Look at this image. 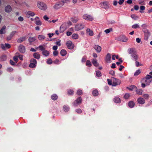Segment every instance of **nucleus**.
<instances>
[{"label": "nucleus", "instance_id": "f257e3e1", "mask_svg": "<svg viewBox=\"0 0 152 152\" xmlns=\"http://www.w3.org/2000/svg\"><path fill=\"white\" fill-rule=\"evenodd\" d=\"M107 80L108 83L109 85L116 86L119 85L120 84V81L119 80L114 77H112L111 80L108 79Z\"/></svg>", "mask_w": 152, "mask_h": 152}, {"label": "nucleus", "instance_id": "f03ea898", "mask_svg": "<svg viewBox=\"0 0 152 152\" xmlns=\"http://www.w3.org/2000/svg\"><path fill=\"white\" fill-rule=\"evenodd\" d=\"M66 45L67 48L70 49H73L75 47L74 44L71 41H67L66 42Z\"/></svg>", "mask_w": 152, "mask_h": 152}, {"label": "nucleus", "instance_id": "7ed1b4c3", "mask_svg": "<svg viewBox=\"0 0 152 152\" xmlns=\"http://www.w3.org/2000/svg\"><path fill=\"white\" fill-rule=\"evenodd\" d=\"M30 63L29 65V66L32 68H33L36 66V64L37 63V61L34 58H31L30 61Z\"/></svg>", "mask_w": 152, "mask_h": 152}, {"label": "nucleus", "instance_id": "20e7f679", "mask_svg": "<svg viewBox=\"0 0 152 152\" xmlns=\"http://www.w3.org/2000/svg\"><path fill=\"white\" fill-rule=\"evenodd\" d=\"M38 6L39 9L42 10H45L47 8L46 4L42 2L38 3Z\"/></svg>", "mask_w": 152, "mask_h": 152}, {"label": "nucleus", "instance_id": "39448f33", "mask_svg": "<svg viewBox=\"0 0 152 152\" xmlns=\"http://www.w3.org/2000/svg\"><path fill=\"white\" fill-rule=\"evenodd\" d=\"M0 46L1 48L4 50L9 49L11 48V45L8 44H1Z\"/></svg>", "mask_w": 152, "mask_h": 152}, {"label": "nucleus", "instance_id": "423d86ee", "mask_svg": "<svg viewBox=\"0 0 152 152\" xmlns=\"http://www.w3.org/2000/svg\"><path fill=\"white\" fill-rule=\"evenodd\" d=\"M18 50L19 51L22 53H24L25 51V48L23 45H20L18 48Z\"/></svg>", "mask_w": 152, "mask_h": 152}, {"label": "nucleus", "instance_id": "0eeeda50", "mask_svg": "<svg viewBox=\"0 0 152 152\" xmlns=\"http://www.w3.org/2000/svg\"><path fill=\"white\" fill-rule=\"evenodd\" d=\"M137 102L139 104H144L145 102V101L144 99L142 97H139L137 99Z\"/></svg>", "mask_w": 152, "mask_h": 152}, {"label": "nucleus", "instance_id": "6e6552de", "mask_svg": "<svg viewBox=\"0 0 152 152\" xmlns=\"http://www.w3.org/2000/svg\"><path fill=\"white\" fill-rule=\"evenodd\" d=\"M84 26L81 24H77L75 26V29L77 31H79L82 29Z\"/></svg>", "mask_w": 152, "mask_h": 152}, {"label": "nucleus", "instance_id": "1a4fd4ad", "mask_svg": "<svg viewBox=\"0 0 152 152\" xmlns=\"http://www.w3.org/2000/svg\"><path fill=\"white\" fill-rule=\"evenodd\" d=\"M82 99L80 97H78L75 100L74 102V104L76 105L78 104L81 103L82 102Z\"/></svg>", "mask_w": 152, "mask_h": 152}, {"label": "nucleus", "instance_id": "9d476101", "mask_svg": "<svg viewBox=\"0 0 152 152\" xmlns=\"http://www.w3.org/2000/svg\"><path fill=\"white\" fill-rule=\"evenodd\" d=\"M33 57L37 59H39L40 57V54L38 52H35L33 54Z\"/></svg>", "mask_w": 152, "mask_h": 152}, {"label": "nucleus", "instance_id": "9b49d317", "mask_svg": "<svg viewBox=\"0 0 152 152\" xmlns=\"http://www.w3.org/2000/svg\"><path fill=\"white\" fill-rule=\"evenodd\" d=\"M12 8L10 5H7L5 8V11L6 12H9L11 11Z\"/></svg>", "mask_w": 152, "mask_h": 152}, {"label": "nucleus", "instance_id": "f8f14e48", "mask_svg": "<svg viewBox=\"0 0 152 152\" xmlns=\"http://www.w3.org/2000/svg\"><path fill=\"white\" fill-rule=\"evenodd\" d=\"M119 40L120 41L125 42L127 40V39L124 35H121L119 37Z\"/></svg>", "mask_w": 152, "mask_h": 152}, {"label": "nucleus", "instance_id": "ddd939ff", "mask_svg": "<svg viewBox=\"0 0 152 152\" xmlns=\"http://www.w3.org/2000/svg\"><path fill=\"white\" fill-rule=\"evenodd\" d=\"M93 64L96 67H99V64L98 63L97 60L95 59H93L92 61Z\"/></svg>", "mask_w": 152, "mask_h": 152}, {"label": "nucleus", "instance_id": "4468645a", "mask_svg": "<svg viewBox=\"0 0 152 152\" xmlns=\"http://www.w3.org/2000/svg\"><path fill=\"white\" fill-rule=\"evenodd\" d=\"M26 39V37H23L19 38L17 40V42L18 43H21L25 41Z\"/></svg>", "mask_w": 152, "mask_h": 152}, {"label": "nucleus", "instance_id": "2eb2a0df", "mask_svg": "<svg viewBox=\"0 0 152 152\" xmlns=\"http://www.w3.org/2000/svg\"><path fill=\"white\" fill-rule=\"evenodd\" d=\"M111 58V55L110 53H108L106 56L105 58V60L107 62H108V61L110 60Z\"/></svg>", "mask_w": 152, "mask_h": 152}, {"label": "nucleus", "instance_id": "dca6fc26", "mask_svg": "<svg viewBox=\"0 0 152 152\" xmlns=\"http://www.w3.org/2000/svg\"><path fill=\"white\" fill-rule=\"evenodd\" d=\"M83 18L85 19L88 20H93L91 16L88 15H85L84 16Z\"/></svg>", "mask_w": 152, "mask_h": 152}, {"label": "nucleus", "instance_id": "f3484780", "mask_svg": "<svg viewBox=\"0 0 152 152\" xmlns=\"http://www.w3.org/2000/svg\"><path fill=\"white\" fill-rule=\"evenodd\" d=\"M94 48L98 52H99L101 50V48L98 45H95Z\"/></svg>", "mask_w": 152, "mask_h": 152}, {"label": "nucleus", "instance_id": "a211bd4d", "mask_svg": "<svg viewBox=\"0 0 152 152\" xmlns=\"http://www.w3.org/2000/svg\"><path fill=\"white\" fill-rule=\"evenodd\" d=\"M42 53L43 55L45 56H48L50 54L49 51L46 50H43Z\"/></svg>", "mask_w": 152, "mask_h": 152}, {"label": "nucleus", "instance_id": "6ab92c4d", "mask_svg": "<svg viewBox=\"0 0 152 152\" xmlns=\"http://www.w3.org/2000/svg\"><path fill=\"white\" fill-rule=\"evenodd\" d=\"M101 7L103 8H106L108 6L106 2H103L101 3Z\"/></svg>", "mask_w": 152, "mask_h": 152}, {"label": "nucleus", "instance_id": "aec40b11", "mask_svg": "<svg viewBox=\"0 0 152 152\" xmlns=\"http://www.w3.org/2000/svg\"><path fill=\"white\" fill-rule=\"evenodd\" d=\"M60 54L62 56H64L66 54L67 52L66 50L62 49L61 51Z\"/></svg>", "mask_w": 152, "mask_h": 152}, {"label": "nucleus", "instance_id": "412c9836", "mask_svg": "<svg viewBox=\"0 0 152 152\" xmlns=\"http://www.w3.org/2000/svg\"><path fill=\"white\" fill-rule=\"evenodd\" d=\"M136 88V87L134 85H131L129 87H126V88L130 91H132L134 89Z\"/></svg>", "mask_w": 152, "mask_h": 152}, {"label": "nucleus", "instance_id": "4be33fe9", "mask_svg": "<svg viewBox=\"0 0 152 152\" xmlns=\"http://www.w3.org/2000/svg\"><path fill=\"white\" fill-rule=\"evenodd\" d=\"M134 102L132 101H130L128 103L129 106L130 107H133L134 106Z\"/></svg>", "mask_w": 152, "mask_h": 152}, {"label": "nucleus", "instance_id": "5701e85b", "mask_svg": "<svg viewBox=\"0 0 152 152\" xmlns=\"http://www.w3.org/2000/svg\"><path fill=\"white\" fill-rule=\"evenodd\" d=\"M71 20L73 22L76 23L78 21V19L76 17H73L71 18Z\"/></svg>", "mask_w": 152, "mask_h": 152}, {"label": "nucleus", "instance_id": "b1692460", "mask_svg": "<svg viewBox=\"0 0 152 152\" xmlns=\"http://www.w3.org/2000/svg\"><path fill=\"white\" fill-rule=\"evenodd\" d=\"M147 80L148 79H146V78L145 77L142 79L141 81L142 83H145L147 85H149L150 83V82L149 81L148 82Z\"/></svg>", "mask_w": 152, "mask_h": 152}, {"label": "nucleus", "instance_id": "393cba45", "mask_svg": "<svg viewBox=\"0 0 152 152\" xmlns=\"http://www.w3.org/2000/svg\"><path fill=\"white\" fill-rule=\"evenodd\" d=\"M6 28V26H4L0 31V34H2L5 33V30Z\"/></svg>", "mask_w": 152, "mask_h": 152}, {"label": "nucleus", "instance_id": "a878e982", "mask_svg": "<svg viewBox=\"0 0 152 152\" xmlns=\"http://www.w3.org/2000/svg\"><path fill=\"white\" fill-rule=\"evenodd\" d=\"M72 38L74 39H77L79 37V36L77 34H74L72 35Z\"/></svg>", "mask_w": 152, "mask_h": 152}, {"label": "nucleus", "instance_id": "bb28decb", "mask_svg": "<svg viewBox=\"0 0 152 152\" xmlns=\"http://www.w3.org/2000/svg\"><path fill=\"white\" fill-rule=\"evenodd\" d=\"M86 31L90 35L92 36L93 35V32L89 28H87V29Z\"/></svg>", "mask_w": 152, "mask_h": 152}, {"label": "nucleus", "instance_id": "cd10ccee", "mask_svg": "<svg viewBox=\"0 0 152 152\" xmlns=\"http://www.w3.org/2000/svg\"><path fill=\"white\" fill-rule=\"evenodd\" d=\"M45 45H39L38 47H37L36 48L37 49L39 48L40 50H45Z\"/></svg>", "mask_w": 152, "mask_h": 152}, {"label": "nucleus", "instance_id": "c85d7f7f", "mask_svg": "<svg viewBox=\"0 0 152 152\" xmlns=\"http://www.w3.org/2000/svg\"><path fill=\"white\" fill-rule=\"evenodd\" d=\"M137 93L139 95H141L142 94L143 91L140 89H137L136 90Z\"/></svg>", "mask_w": 152, "mask_h": 152}, {"label": "nucleus", "instance_id": "c756f323", "mask_svg": "<svg viewBox=\"0 0 152 152\" xmlns=\"http://www.w3.org/2000/svg\"><path fill=\"white\" fill-rule=\"evenodd\" d=\"M18 56L17 55H16L14 56L13 57V59L14 61H15V63H17L18 61Z\"/></svg>", "mask_w": 152, "mask_h": 152}, {"label": "nucleus", "instance_id": "7c9ffc66", "mask_svg": "<svg viewBox=\"0 0 152 152\" xmlns=\"http://www.w3.org/2000/svg\"><path fill=\"white\" fill-rule=\"evenodd\" d=\"M114 101L116 103H119L121 102L120 99L118 97H116L114 99Z\"/></svg>", "mask_w": 152, "mask_h": 152}, {"label": "nucleus", "instance_id": "2f4dec72", "mask_svg": "<svg viewBox=\"0 0 152 152\" xmlns=\"http://www.w3.org/2000/svg\"><path fill=\"white\" fill-rule=\"evenodd\" d=\"M36 39L35 37H30L28 39L29 42L30 43H32L34 42Z\"/></svg>", "mask_w": 152, "mask_h": 152}, {"label": "nucleus", "instance_id": "473e14b6", "mask_svg": "<svg viewBox=\"0 0 152 152\" xmlns=\"http://www.w3.org/2000/svg\"><path fill=\"white\" fill-rule=\"evenodd\" d=\"M38 38L39 40H44L45 39V37L42 35H39L38 37Z\"/></svg>", "mask_w": 152, "mask_h": 152}, {"label": "nucleus", "instance_id": "72a5a7b5", "mask_svg": "<svg viewBox=\"0 0 152 152\" xmlns=\"http://www.w3.org/2000/svg\"><path fill=\"white\" fill-rule=\"evenodd\" d=\"M15 54L18 55V57L19 58L20 60L21 61H22L23 60V56L22 55H20V54L18 53H15Z\"/></svg>", "mask_w": 152, "mask_h": 152}, {"label": "nucleus", "instance_id": "f704fd0d", "mask_svg": "<svg viewBox=\"0 0 152 152\" xmlns=\"http://www.w3.org/2000/svg\"><path fill=\"white\" fill-rule=\"evenodd\" d=\"M144 99H148L149 97V96L148 94H144L143 95Z\"/></svg>", "mask_w": 152, "mask_h": 152}, {"label": "nucleus", "instance_id": "c9c22d12", "mask_svg": "<svg viewBox=\"0 0 152 152\" xmlns=\"http://www.w3.org/2000/svg\"><path fill=\"white\" fill-rule=\"evenodd\" d=\"M130 96V95L129 94L126 93L124 95V98L125 99H128L129 98Z\"/></svg>", "mask_w": 152, "mask_h": 152}, {"label": "nucleus", "instance_id": "e433bc0d", "mask_svg": "<svg viewBox=\"0 0 152 152\" xmlns=\"http://www.w3.org/2000/svg\"><path fill=\"white\" fill-rule=\"evenodd\" d=\"M53 62L52 59L50 58H49L47 59V63L49 64H52Z\"/></svg>", "mask_w": 152, "mask_h": 152}, {"label": "nucleus", "instance_id": "4c0bfd02", "mask_svg": "<svg viewBox=\"0 0 152 152\" xmlns=\"http://www.w3.org/2000/svg\"><path fill=\"white\" fill-rule=\"evenodd\" d=\"M92 94L94 96H97L98 94V91L97 90H94L93 91Z\"/></svg>", "mask_w": 152, "mask_h": 152}, {"label": "nucleus", "instance_id": "58836bf2", "mask_svg": "<svg viewBox=\"0 0 152 152\" xmlns=\"http://www.w3.org/2000/svg\"><path fill=\"white\" fill-rule=\"evenodd\" d=\"M58 96L56 94H53L51 96V98L53 100H56L57 99Z\"/></svg>", "mask_w": 152, "mask_h": 152}, {"label": "nucleus", "instance_id": "ea45409f", "mask_svg": "<svg viewBox=\"0 0 152 152\" xmlns=\"http://www.w3.org/2000/svg\"><path fill=\"white\" fill-rule=\"evenodd\" d=\"M69 108L66 106H64L63 107L64 111L65 112H67L69 110Z\"/></svg>", "mask_w": 152, "mask_h": 152}, {"label": "nucleus", "instance_id": "a19ab883", "mask_svg": "<svg viewBox=\"0 0 152 152\" xmlns=\"http://www.w3.org/2000/svg\"><path fill=\"white\" fill-rule=\"evenodd\" d=\"M77 94L78 95H81L83 94V92L82 90H78L77 92Z\"/></svg>", "mask_w": 152, "mask_h": 152}, {"label": "nucleus", "instance_id": "79ce46f5", "mask_svg": "<svg viewBox=\"0 0 152 152\" xmlns=\"http://www.w3.org/2000/svg\"><path fill=\"white\" fill-rule=\"evenodd\" d=\"M135 63L136 66L137 67H138L143 65L142 64L141 62H139L137 61H136Z\"/></svg>", "mask_w": 152, "mask_h": 152}, {"label": "nucleus", "instance_id": "37998d69", "mask_svg": "<svg viewBox=\"0 0 152 152\" xmlns=\"http://www.w3.org/2000/svg\"><path fill=\"white\" fill-rule=\"evenodd\" d=\"M113 30L112 28H110L109 29L105 30L104 32L106 33H109L110 32L112 31Z\"/></svg>", "mask_w": 152, "mask_h": 152}, {"label": "nucleus", "instance_id": "c03bdc74", "mask_svg": "<svg viewBox=\"0 0 152 152\" xmlns=\"http://www.w3.org/2000/svg\"><path fill=\"white\" fill-rule=\"evenodd\" d=\"M140 12L141 13H142L143 12L142 11H143L145 10V7L144 6H142L140 7Z\"/></svg>", "mask_w": 152, "mask_h": 152}, {"label": "nucleus", "instance_id": "a18cd8bd", "mask_svg": "<svg viewBox=\"0 0 152 152\" xmlns=\"http://www.w3.org/2000/svg\"><path fill=\"white\" fill-rule=\"evenodd\" d=\"M86 65L87 66H91V61L89 60H87L86 61Z\"/></svg>", "mask_w": 152, "mask_h": 152}, {"label": "nucleus", "instance_id": "49530a36", "mask_svg": "<svg viewBox=\"0 0 152 152\" xmlns=\"http://www.w3.org/2000/svg\"><path fill=\"white\" fill-rule=\"evenodd\" d=\"M27 14L28 15L31 16H33L35 15V14L32 12L29 11L28 12Z\"/></svg>", "mask_w": 152, "mask_h": 152}, {"label": "nucleus", "instance_id": "de8ad7c7", "mask_svg": "<svg viewBox=\"0 0 152 152\" xmlns=\"http://www.w3.org/2000/svg\"><path fill=\"white\" fill-rule=\"evenodd\" d=\"M115 58L117 59H118L119 58L118 56V55H113L112 56V58L113 60L115 59Z\"/></svg>", "mask_w": 152, "mask_h": 152}, {"label": "nucleus", "instance_id": "09e8293b", "mask_svg": "<svg viewBox=\"0 0 152 152\" xmlns=\"http://www.w3.org/2000/svg\"><path fill=\"white\" fill-rule=\"evenodd\" d=\"M96 75L98 77L101 76V72L99 71H97L96 72Z\"/></svg>", "mask_w": 152, "mask_h": 152}, {"label": "nucleus", "instance_id": "8fccbe9b", "mask_svg": "<svg viewBox=\"0 0 152 152\" xmlns=\"http://www.w3.org/2000/svg\"><path fill=\"white\" fill-rule=\"evenodd\" d=\"M68 93L69 95H72L74 93V91L72 90H69L68 91Z\"/></svg>", "mask_w": 152, "mask_h": 152}, {"label": "nucleus", "instance_id": "3c124183", "mask_svg": "<svg viewBox=\"0 0 152 152\" xmlns=\"http://www.w3.org/2000/svg\"><path fill=\"white\" fill-rule=\"evenodd\" d=\"M13 36V35L12 34H11L7 38V40H10L12 37Z\"/></svg>", "mask_w": 152, "mask_h": 152}, {"label": "nucleus", "instance_id": "603ef678", "mask_svg": "<svg viewBox=\"0 0 152 152\" xmlns=\"http://www.w3.org/2000/svg\"><path fill=\"white\" fill-rule=\"evenodd\" d=\"M69 1V0H62L61 1V2L62 3V4H64V3H66Z\"/></svg>", "mask_w": 152, "mask_h": 152}, {"label": "nucleus", "instance_id": "864d4df0", "mask_svg": "<svg viewBox=\"0 0 152 152\" xmlns=\"http://www.w3.org/2000/svg\"><path fill=\"white\" fill-rule=\"evenodd\" d=\"M56 44L58 46H60L61 45V40H58L56 42Z\"/></svg>", "mask_w": 152, "mask_h": 152}, {"label": "nucleus", "instance_id": "5fc2aeb1", "mask_svg": "<svg viewBox=\"0 0 152 152\" xmlns=\"http://www.w3.org/2000/svg\"><path fill=\"white\" fill-rule=\"evenodd\" d=\"M132 27L133 28H139V26L138 24H135L133 25Z\"/></svg>", "mask_w": 152, "mask_h": 152}, {"label": "nucleus", "instance_id": "6e6d98bb", "mask_svg": "<svg viewBox=\"0 0 152 152\" xmlns=\"http://www.w3.org/2000/svg\"><path fill=\"white\" fill-rule=\"evenodd\" d=\"M140 73V70H138L136 71L134 73L135 75H139Z\"/></svg>", "mask_w": 152, "mask_h": 152}, {"label": "nucleus", "instance_id": "4d7b16f0", "mask_svg": "<svg viewBox=\"0 0 152 152\" xmlns=\"http://www.w3.org/2000/svg\"><path fill=\"white\" fill-rule=\"evenodd\" d=\"M145 78L147 79H149L152 78V76L150 75H147L145 77Z\"/></svg>", "mask_w": 152, "mask_h": 152}, {"label": "nucleus", "instance_id": "13d9d810", "mask_svg": "<svg viewBox=\"0 0 152 152\" xmlns=\"http://www.w3.org/2000/svg\"><path fill=\"white\" fill-rule=\"evenodd\" d=\"M76 112L78 114H80L82 113V110L80 109H77L76 110Z\"/></svg>", "mask_w": 152, "mask_h": 152}, {"label": "nucleus", "instance_id": "bf43d9fd", "mask_svg": "<svg viewBox=\"0 0 152 152\" xmlns=\"http://www.w3.org/2000/svg\"><path fill=\"white\" fill-rule=\"evenodd\" d=\"M10 64L12 65H14L15 64V62H14L12 60H10Z\"/></svg>", "mask_w": 152, "mask_h": 152}, {"label": "nucleus", "instance_id": "052dcab7", "mask_svg": "<svg viewBox=\"0 0 152 152\" xmlns=\"http://www.w3.org/2000/svg\"><path fill=\"white\" fill-rule=\"evenodd\" d=\"M58 54V51L57 50L53 52V54L55 56H57Z\"/></svg>", "mask_w": 152, "mask_h": 152}, {"label": "nucleus", "instance_id": "680f3d73", "mask_svg": "<svg viewBox=\"0 0 152 152\" xmlns=\"http://www.w3.org/2000/svg\"><path fill=\"white\" fill-rule=\"evenodd\" d=\"M36 23L38 25H40L41 24V22L39 20H37L36 22Z\"/></svg>", "mask_w": 152, "mask_h": 152}, {"label": "nucleus", "instance_id": "e2e57ef3", "mask_svg": "<svg viewBox=\"0 0 152 152\" xmlns=\"http://www.w3.org/2000/svg\"><path fill=\"white\" fill-rule=\"evenodd\" d=\"M59 62V60L58 59H56L53 62L55 64H57Z\"/></svg>", "mask_w": 152, "mask_h": 152}, {"label": "nucleus", "instance_id": "0e129e2a", "mask_svg": "<svg viewBox=\"0 0 152 152\" xmlns=\"http://www.w3.org/2000/svg\"><path fill=\"white\" fill-rule=\"evenodd\" d=\"M18 19L20 21H22L23 20V18L22 17H19L18 18Z\"/></svg>", "mask_w": 152, "mask_h": 152}, {"label": "nucleus", "instance_id": "69168bd1", "mask_svg": "<svg viewBox=\"0 0 152 152\" xmlns=\"http://www.w3.org/2000/svg\"><path fill=\"white\" fill-rule=\"evenodd\" d=\"M134 8L135 10H137L139 9V7L137 5H135L134 6Z\"/></svg>", "mask_w": 152, "mask_h": 152}, {"label": "nucleus", "instance_id": "338daca9", "mask_svg": "<svg viewBox=\"0 0 152 152\" xmlns=\"http://www.w3.org/2000/svg\"><path fill=\"white\" fill-rule=\"evenodd\" d=\"M48 35L49 38H51L54 35L53 33H52V34H48Z\"/></svg>", "mask_w": 152, "mask_h": 152}, {"label": "nucleus", "instance_id": "774afa93", "mask_svg": "<svg viewBox=\"0 0 152 152\" xmlns=\"http://www.w3.org/2000/svg\"><path fill=\"white\" fill-rule=\"evenodd\" d=\"M57 48L58 47L57 45L54 46L53 47V49L55 51L56 50Z\"/></svg>", "mask_w": 152, "mask_h": 152}]
</instances>
